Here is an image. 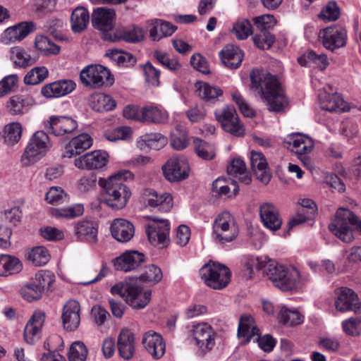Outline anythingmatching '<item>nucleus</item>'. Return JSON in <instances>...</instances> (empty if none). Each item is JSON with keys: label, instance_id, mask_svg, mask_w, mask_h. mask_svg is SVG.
<instances>
[{"label": "nucleus", "instance_id": "obj_1", "mask_svg": "<svg viewBox=\"0 0 361 361\" xmlns=\"http://www.w3.org/2000/svg\"><path fill=\"white\" fill-rule=\"evenodd\" d=\"M247 269L252 271V267L257 269H264V273L271 281L274 286L282 291H295L302 288L310 281L307 274H300L294 267L284 266L274 262H269L262 265L258 259L252 261V264L248 263Z\"/></svg>", "mask_w": 361, "mask_h": 361}, {"label": "nucleus", "instance_id": "obj_2", "mask_svg": "<svg viewBox=\"0 0 361 361\" xmlns=\"http://www.w3.org/2000/svg\"><path fill=\"white\" fill-rule=\"evenodd\" d=\"M250 88L260 96L268 105L270 111L279 112L287 105L284 91L275 75L253 69L250 73Z\"/></svg>", "mask_w": 361, "mask_h": 361}, {"label": "nucleus", "instance_id": "obj_3", "mask_svg": "<svg viewBox=\"0 0 361 361\" xmlns=\"http://www.w3.org/2000/svg\"><path fill=\"white\" fill-rule=\"evenodd\" d=\"M133 174L129 171H121L107 179L100 178L98 184L104 189V202L114 209H123L127 204L131 192L125 181L132 180Z\"/></svg>", "mask_w": 361, "mask_h": 361}, {"label": "nucleus", "instance_id": "obj_4", "mask_svg": "<svg viewBox=\"0 0 361 361\" xmlns=\"http://www.w3.org/2000/svg\"><path fill=\"white\" fill-rule=\"evenodd\" d=\"M329 228L343 242L351 243L355 238L353 230H357L361 233V220L350 209L339 208Z\"/></svg>", "mask_w": 361, "mask_h": 361}, {"label": "nucleus", "instance_id": "obj_5", "mask_svg": "<svg viewBox=\"0 0 361 361\" xmlns=\"http://www.w3.org/2000/svg\"><path fill=\"white\" fill-rule=\"evenodd\" d=\"M200 275L207 286L220 290L228 284L231 274L225 265L209 262L200 269Z\"/></svg>", "mask_w": 361, "mask_h": 361}, {"label": "nucleus", "instance_id": "obj_6", "mask_svg": "<svg viewBox=\"0 0 361 361\" xmlns=\"http://www.w3.org/2000/svg\"><path fill=\"white\" fill-rule=\"evenodd\" d=\"M239 233L238 227L228 212L219 214L213 224V237L220 244L233 241Z\"/></svg>", "mask_w": 361, "mask_h": 361}, {"label": "nucleus", "instance_id": "obj_7", "mask_svg": "<svg viewBox=\"0 0 361 361\" xmlns=\"http://www.w3.org/2000/svg\"><path fill=\"white\" fill-rule=\"evenodd\" d=\"M49 136L42 130L33 134L21 157L23 166H30L38 161L49 149Z\"/></svg>", "mask_w": 361, "mask_h": 361}, {"label": "nucleus", "instance_id": "obj_8", "mask_svg": "<svg viewBox=\"0 0 361 361\" xmlns=\"http://www.w3.org/2000/svg\"><path fill=\"white\" fill-rule=\"evenodd\" d=\"M81 82L86 86L99 87L104 84L112 85L114 78L106 67L99 65H89L84 68L80 74Z\"/></svg>", "mask_w": 361, "mask_h": 361}, {"label": "nucleus", "instance_id": "obj_9", "mask_svg": "<svg viewBox=\"0 0 361 361\" xmlns=\"http://www.w3.org/2000/svg\"><path fill=\"white\" fill-rule=\"evenodd\" d=\"M164 177L171 182H178L188 177L190 166L186 157L176 154L170 157L162 166Z\"/></svg>", "mask_w": 361, "mask_h": 361}, {"label": "nucleus", "instance_id": "obj_10", "mask_svg": "<svg viewBox=\"0 0 361 361\" xmlns=\"http://www.w3.org/2000/svg\"><path fill=\"white\" fill-rule=\"evenodd\" d=\"M141 202L146 208L150 210L157 209L161 212H168L173 206V197L170 193H159L152 188L143 190Z\"/></svg>", "mask_w": 361, "mask_h": 361}, {"label": "nucleus", "instance_id": "obj_11", "mask_svg": "<svg viewBox=\"0 0 361 361\" xmlns=\"http://www.w3.org/2000/svg\"><path fill=\"white\" fill-rule=\"evenodd\" d=\"M152 221L145 231L151 244L161 248L166 247L169 243V223L168 220L148 216Z\"/></svg>", "mask_w": 361, "mask_h": 361}, {"label": "nucleus", "instance_id": "obj_12", "mask_svg": "<svg viewBox=\"0 0 361 361\" xmlns=\"http://www.w3.org/2000/svg\"><path fill=\"white\" fill-rule=\"evenodd\" d=\"M216 120L222 128L233 135L241 137L245 135V128L239 120L238 116L233 106H226L215 111Z\"/></svg>", "mask_w": 361, "mask_h": 361}, {"label": "nucleus", "instance_id": "obj_13", "mask_svg": "<svg viewBox=\"0 0 361 361\" xmlns=\"http://www.w3.org/2000/svg\"><path fill=\"white\" fill-rule=\"evenodd\" d=\"M319 38L326 49L334 51L336 49L345 46L347 30L341 26H330L320 30Z\"/></svg>", "mask_w": 361, "mask_h": 361}, {"label": "nucleus", "instance_id": "obj_14", "mask_svg": "<svg viewBox=\"0 0 361 361\" xmlns=\"http://www.w3.org/2000/svg\"><path fill=\"white\" fill-rule=\"evenodd\" d=\"M335 307L341 312L353 311L355 313L361 312V302L358 300L357 294L346 287L335 290Z\"/></svg>", "mask_w": 361, "mask_h": 361}, {"label": "nucleus", "instance_id": "obj_15", "mask_svg": "<svg viewBox=\"0 0 361 361\" xmlns=\"http://www.w3.org/2000/svg\"><path fill=\"white\" fill-rule=\"evenodd\" d=\"M44 124L45 129L56 136L71 133L78 128L76 121L68 116H52Z\"/></svg>", "mask_w": 361, "mask_h": 361}, {"label": "nucleus", "instance_id": "obj_16", "mask_svg": "<svg viewBox=\"0 0 361 361\" xmlns=\"http://www.w3.org/2000/svg\"><path fill=\"white\" fill-rule=\"evenodd\" d=\"M215 335L212 326L207 324H198L192 330L195 344L202 353H207L214 348Z\"/></svg>", "mask_w": 361, "mask_h": 361}, {"label": "nucleus", "instance_id": "obj_17", "mask_svg": "<svg viewBox=\"0 0 361 361\" xmlns=\"http://www.w3.org/2000/svg\"><path fill=\"white\" fill-rule=\"evenodd\" d=\"M74 234L80 242L96 244L98 240V225L92 220H79L74 224Z\"/></svg>", "mask_w": 361, "mask_h": 361}, {"label": "nucleus", "instance_id": "obj_18", "mask_svg": "<svg viewBox=\"0 0 361 361\" xmlns=\"http://www.w3.org/2000/svg\"><path fill=\"white\" fill-rule=\"evenodd\" d=\"M108 162V154L105 151L95 150L85 154L74 161L78 169H98L104 167Z\"/></svg>", "mask_w": 361, "mask_h": 361}, {"label": "nucleus", "instance_id": "obj_19", "mask_svg": "<svg viewBox=\"0 0 361 361\" xmlns=\"http://www.w3.org/2000/svg\"><path fill=\"white\" fill-rule=\"evenodd\" d=\"M80 306L78 301L70 300L63 305L62 312V322L66 330L75 331L80 322Z\"/></svg>", "mask_w": 361, "mask_h": 361}, {"label": "nucleus", "instance_id": "obj_20", "mask_svg": "<svg viewBox=\"0 0 361 361\" xmlns=\"http://www.w3.org/2000/svg\"><path fill=\"white\" fill-rule=\"evenodd\" d=\"M116 12L114 9L97 8L92 14L93 27L102 32H108L114 28Z\"/></svg>", "mask_w": 361, "mask_h": 361}, {"label": "nucleus", "instance_id": "obj_21", "mask_svg": "<svg viewBox=\"0 0 361 361\" xmlns=\"http://www.w3.org/2000/svg\"><path fill=\"white\" fill-rule=\"evenodd\" d=\"M75 83L71 80H61L44 85L41 94L46 98H58L72 92Z\"/></svg>", "mask_w": 361, "mask_h": 361}, {"label": "nucleus", "instance_id": "obj_22", "mask_svg": "<svg viewBox=\"0 0 361 361\" xmlns=\"http://www.w3.org/2000/svg\"><path fill=\"white\" fill-rule=\"evenodd\" d=\"M259 215L264 226L271 231L279 230L282 224V219L278 209L271 203L265 202L259 207Z\"/></svg>", "mask_w": 361, "mask_h": 361}, {"label": "nucleus", "instance_id": "obj_23", "mask_svg": "<svg viewBox=\"0 0 361 361\" xmlns=\"http://www.w3.org/2000/svg\"><path fill=\"white\" fill-rule=\"evenodd\" d=\"M142 344L154 359L161 357L165 353L166 346L163 338L153 331H149L144 334Z\"/></svg>", "mask_w": 361, "mask_h": 361}, {"label": "nucleus", "instance_id": "obj_24", "mask_svg": "<svg viewBox=\"0 0 361 361\" xmlns=\"http://www.w3.org/2000/svg\"><path fill=\"white\" fill-rule=\"evenodd\" d=\"M145 262V255L137 251L127 252L115 259L114 266L117 270L125 272L138 268Z\"/></svg>", "mask_w": 361, "mask_h": 361}, {"label": "nucleus", "instance_id": "obj_25", "mask_svg": "<svg viewBox=\"0 0 361 361\" xmlns=\"http://www.w3.org/2000/svg\"><path fill=\"white\" fill-rule=\"evenodd\" d=\"M45 314L42 312H35L24 329V339L29 344H34L40 338L41 328L44 324Z\"/></svg>", "mask_w": 361, "mask_h": 361}, {"label": "nucleus", "instance_id": "obj_26", "mask_svg": "<svg viewBox=\"0 0 361 361\" xmlns=\"http://www.w3.org/2000/svg\"><path fill=\"white\" fill-rule=\"evenodd\" d=\"M110 228L113 238L121 243L130 241L135 233L133 224L124 219H114Z\"/></svg>", "mask_w": 361, "mask_h": 361}, {"label": "nucleus", "instance_id": "obj_27", "mask_svg": "<svg viewBox=\"0 0 361 361\" xmlns=\"http://www.w3.org/2000/svg\"><path fill=\"white\" fill-rule=\"evenodd\" d=\"M147 25L149 37L154 41H159L163 37L170 36L176 30V26L161 19L149 20L147 22Z\"/></svg>", "mask_w": 361, "mask_h": 361}, {"label": "nucleus", "instance_id": "obj_28", "mask_svg": "<svg viewBox=\"0 0 361 361\" xmlns=\"http://www.w3.org/2000/svg\"><path fill=\"white\" fill-rule=\"evenodd\" d=\"M250 163L252 169L257 179L263 183L267 184L271 180V174L264 156L261 152L252 151Z\"/></svg>", "mask_w": 361, "mask_h": 361}, {"label": "nucleus", "instance_id": "obj_29", "mask_svg": "<svg viewBox=\"0 0 361 361\" xmlns=\"http://www.w3.org/2000/svg\"><path fill=\"white\" fill-rule=\"evenodd\" d=\"M117 347L120 356L124 360H130L135 353V336L128 329L121 331L117 340Z\"/></svg>", "mask_w": 361, "mask_h": 361}, {"label": "nucleus", "instance_id": "obj_30", "mask_svg": "<svg viewBox=\"0 0 361 361\" xmlns=\"http://www.w3.org/2000/svg\"><path fill=\"white\" fill-rule=\"evenodd\" d=\"M319 104L323 110L328 111L343 112L349 108L340 94H328L323 91L319 94Z\"/></svg>", "mask_w": 361, "mask_h": 361}, {"label": "nucleus", "instance_id": "obj_31", "mask_svg": "<svg viewBox=\"0 0 361 361\" xmlns=\"http://www.w3.org/2000/svg\"><path fill=\"white\" fill-rule=\"evenodd\" d=\"M133 291L128 292L126 302L133 309H142L150 301L152 292L150 290H144L141 286L132 284Z\"/></svg>", "mask_w": 361, "mask_h": 361}, {"label": "nucleus", "instance_id": "obj_32", "mask_svg": "<svg viewBox=\"0 0 361 361\" xmlns=\"http://www.w3.org/2000/svg\"><path fill=\"white\" fill-rule=\"evenodd\" d=\"M259 334L254 319L247 314L242 315L238 328V336L245 344Z\"/></svg>", "mask_w": 361, "mask_h": 361}, {"label": "nucleus", "instance_id": "obj_33", "mask_svg": "<svg viewBox=\"0 0 361 361\" xmlns=\"http://www.w3.org/2000/svg\"><path fill=\"white\" fill-rule=\"evenodd\" d=\"M92 145V137L86 133L79 135L73 138L66 145L64 151V157H71L83 152L89 149Z\"/></svg>", "mask_w": 361, "mask_h": 361}, {"label": "nucleus", "instance_id": "obj_34", "mask_svg": "<svg viewBox=\"0 0 361 361\" xmlns=\"http://www.w3.org/2000/svg\"><path fill=\"white\" fill-rule=\"evenodd\" d=\"M219 56L224 65L231 69L237 68L243 61V54L238 47L228 44L219 52Z\"/></svg>", "mask_w": 361, "mask_h": 361}, {"label": "nucleus", "instance_id": "obj_35", "mask_svg": "<svg viewBox=\"0 0 361 361\" xmlns=\"http://www.w3.org/2000/svg\"><path fill=\"white\" fill-rule=\"evenodd\" d=\"M140 114V120L154 123H164L169 119V114L166 111L154 106L142 108Z\"/></svg>", "mask_w": 361, "mask_h": 361}, {"label": "nucleus", "instance_id": "obj_36", "mask_svg": "<svg viewBox=\"0 0 361 361\" xmlns=\"http://www.w3.org/2000/svg\"><path fill=\"white\" fill-rule=\"evenodd\" d=\"M35 30L32 22H22L13 27L7 28L5 35L11 42L20 41Z\"/></svg>", "mask_w": 361, "mask_h": 361}, {"label": "nucleus", "instance_id": "obj_37", "mask_svg": "<svg viewBox=\"0 0 361 361\" xmlns=\"http://www.w3.org/2000/svg\"><path fill=\"white\" fill-rule=\"evenodd\" d=\"M90 106L98 112H105L113 110L116 106V102L111 96L104 93L92 94L90 99Z\"/></svg>", "mask_w": 361, "mask_h": 361}, {"label": "nucleus", "instance_id": "obj_38", "mask_svg": "<svg viewBox=\"0 0 361 361\" xmlns=\"http://www.w3.org/2000/svg\"><path fill=\"white\" fill-rule=\"evenodd\" d=\"M298 63L302 66H313L324 70L329 64L325 54H317L310 51L298 59Z\"/></svg>", "mask_w": 361, "mask_h": 361}, {"label": "nucleus", "instance_id": "obj_39", "mask_svg": "<svg viewBox=\"0 0 361 361\" xmlns=\"http://www.w3.org/2000/svg\"><path fill=\"white\" fill-rule=\"evenodd\" d=\"M290 140V145H292V150L298 156L307 154L313 149V141L307 136L300 134L293 135Z\"/></svg>", "mask_w": 361, "mask_h": 361}, {"label": "nucleus", "instance_id": "obj_40", "mask_svg": "<svg viewBox=\"0 0 361 361\" xmlns=\"http://www.w3.org/2000/svg\"><path fill=\"white\" fill-rule=\"evenodd\" d=\"M228 173L246 185L251 182V176L247 171L245 162L240 158L233 159L227 168Z\"/></svg>", "mask_w": 361, "mask_h": 361}, {"label": "nucleus", "instance_id": "obj_41", "mask_svg": "<svg viewBox=\"0 0 361 361\" xmlns=\"http://www.w3.org/2000/svg\"><path fill=\"white\" fill-rule=\"evenodd\" d=\"M22 131L20 123L13 122L6 125L2 135L4 142L8 146L16 145L21 139Z\"/></svg>", "mask_w": 361, "mask_h": 361}, {"label": "nucleus", "instance_id": "obj_42", "mask_svg": "<svg viewBox=\"0 0 361 361\" xmlns=\"http://www.w3.org/2000/svg\"><path fill=\"white\" fill-rule=\"evenodd\" d=\"M90 20L88 11L84 8H76L71 14V22L72 30L80 32L84 30Z\"/></svg>", "mask_w": 361, "mask_h": 361}, {"label": "nucleus", "instance_id": "obj_43", "mask_svg": "<svg viewBox=\"0 0 361 361\" xmlns=\"http://www.w3.org/2000/svg\"><path fill=\"white\" fill-rule=\"evenodd\" d=\"M233 187V194L235 195L238 192V186L236 182L231 179H226L224 178H216L212 183V192L218 196L227 195L231 197V188L229 185Z\"/></svg>", "mask_w": 361, "mask_h": 361}, {"label": "nucleus", "instance_id": "obj_44", "mask_svg": "<svg viewBox=\"0 0 361 361\" xmlns=\"http://www.w3.org/2000/svg\"><path fill=\"white\" fill-rule=\"evenodd\" d=\"M106 56L116 62L118 66L129 67L136 63L135 57L130 53L118 49H109Z\"/></svg>", "mask_w": 361, "mask_h": 361}, {"label": "nucleus", "instance_id": "obj_45", "mask_svg": "<svg viewBox=\"0 0 361 361\" xmlns=\"http://www.w3.org/2000/svg\"><path fill=\"white\" fill-rule=\"evenodd\" d=\"M195 87L198 95L206 101L215 99L223 94V91L220 87L212 86L203 82H197Z\"/></svg>", "mask_w": 361, "mask_h": 361}, {"label": "nucleus", "instance_id": "obj_46", "mask_svg": "<svg viewBox=\"0 0 361 361\" xmlns=\"http://www.w3.org/2000/svg\"><path fill=\"white\" fill-rule=\"evenodd\" d=\"M193 145L197 155L202 159L211 160L215 157V149L212 145L197 137L194 138Z\"/></svg>", "mask_w": 361, "mask_h": 361}, {"label": "nucleus", "instance_id": "obj_47", "mask_svg": "<svg viewBox=\"0 0 361 361\" xmlns=\"http://www.w3.org/2000/svg\"><path fill=\"white\" fill-rule=\"evenodd\" d=\"M279 322L286 326H296L302 323L303 316L298 310L282 307L279 314Z\"/></svg>", "mask_w": 361, "mask_h": 361}, {"label": "nucleus", "instance_id": "obj_48", "mask_svg": "<svg viewBox=\"0 0 361 361\" xmlns=\"http://www.w3.org/2000/svg\"><path fill=\"white\" fill-rule=\"evenodd\" d=\"M27 259L35 266L41 267L49 262L50 255L46 247L43 246H37L33 247L28 252Z\"/></svg>", "mask_w": 361, "mask_h": 361}, {"label": "nucleus", "instance_id": "obj_49", "mask_svg": "<svg viewBox=\"0 0 361 361\" xmlns=\"http://www.w3.org/2000/svg\"><path fill=\"white\" fill-rule=\"evenodd\" d=\"M153 56L159 63L171 71L176 72L181 68L182 66L178 59L175 57H170L166 52L155 50Z\"/></svg>", "mask_w": 361, "mask_h": 361}, {"label": "nucleus", "instance_id": "obj_50", "mask_svg": "<svg viewBox=\"0 0 361 361\" xmlns=\"http://www.w3.org/2000/svg\"><path fill=\"white\" fill-rule=\"evenodd\" d=\"M231 31L238 39L243 40L252 34V25L247 19H240L233 23Z\"/></svg>", "mask_w": 361, "mask_h": 361}, {"label": "nucleus", "instance_id": "obj_51", "mask_svg": "<svg viewBox=\"0 0 361 361\" xmlns=\"http://www.w3.org/2000/svg\"><path fill=\"white\" fill-rule=\"evenodd\" d=\"M48 70L45 66L35 67L25 76L26 85H35L44 81L48 77Z\"/></svg>", "mask_w": 361, "mask_h": 361}, {"label": "nucleus", "instance_id": "obj_52", "mask_svg": "<svg viewBox=\"0 0 361 361\" xmlns=\"http://www.w3.org/2000/svg\"><path fill=\"white\" fill-rule=\"evenodd\" d=\"M35 44L36 48L44 55L56 54L60 51V47L46 36L37 37Z\"/></svg>", "mask_w": 361, "mask_h": 361}, {"label": "nucleus", "instance_id": "obj_53", "mask_svg": "<svg viewBox=\"0 0 361 361\" xmlns=\"http://www.w3.org/2000/svg\"><path fill=\"white\" fill-rule=\"evenodd\" d=\"M84 212L83 205L76 204L68 207L53 209L51 214L53 216L60 218L73 219L81 216Z\"/></svg>", "mask_w": 361, "mask_h": 361}, {"label": "nucleus", "instance_id": "obj_54", "mask_svg": "<svg viewBox=\"0 0 361 361\" xmlns=\"http://www.w3.org/2000/svg\"><path fill=\"white\" fill-rule=\"evenodd\" d=\"M11 59L14 63L20 67H27L35 63V60L20 47L11 49Z\"/></svg>", "mask_w": 361, "mask_h": 361}, {"label": "nucleus", "instance_id": "obj_55", "mask_svg": "<svg viewBox=\"0 0 361 361\" xmlns=\"http://www.w3.org/2000/svg\"><path fill=\"white\" fill-rule=\"evenodd\" d=\"M162 277V271L159 267L154 264H149L145 267L144 272L138 279L143 282L156 284L161 280Z\"/></svg>", "mask_w": 361, "mask_h": 361}, {"label": "nucleus", "instance_id": "obj_56", "mask_svg": "<svg viewBox=\"0 0 361 361\" xmlns=\"http://www.w3.org/2000/svg\"><path fill=\"white\" fill-rule=\"evenodd\" d=\"M42 292L32 281L27 282L20 288V295L28 302L39 300L42 297Z\"/></svg>", "mask_w": 361, "mask_h": 361}, {"label": "nucleus", "instance_id": "obj_57", "mask_svg": "<svg viewBox=\"0 0 361 361\" xmlns=\"http://www.w3.org/2000/svg\"><path fill=\"white\" fill-rule=\"evenodd\" d=\"M87 355V349L81 341L72 343L68 354L69 361H85Z\"/></svg>", "mask_w": 361, "mask_h": 361}, {"label": "nucleus", "instance_id": "obj_58", "mask_svg": "<svg viewBox=\"0 0 361 361\" xmlns=\"http://www.w3.org/2000/svg\"><path fill=\"white\" fill-rule=\"evenodd\" d=\"M132 130L128 126H121L105 132V137L111 142L118 140H128L131 137Z\"/></svg>", "mask_w": 361, "mask_h": 361}, {"label": "nucleus", "instance_id": "obj_59", "mask_svg": "<svg viewBox=\"0 0 361 361\" xmlns=\"http://www.w3.org/2000/svg\"><path fill=\"white\" fill-rule=\"evenodd\" d=\"M45 199L49 204H57L66 202L68 195L61 187L53 186L47 192Z\"/></svg>", "mask_w": 361, "mask_h": 361}, {"label": "nucleus", "instance_id": "obj_60", "mask_svg": "<svg viewBox=\"0 0 361 361\" xmlns=\"http://www.w3.org/2000/svg\"><path fill=\"white\" fill-rule=\"evenodd\" d=\"M324 22L336 20L340 16V8L335 1L329 2L319 15Z\"/></svg>", "mask_w": 361, "mask_h": 361}, {"label": "nucleus", "instance_id": "obj_61", "mask_svg": "<svg viewBox=\"0 0 361 361\" xmlns=\"http://www.w3.org/2000/svg\"><path fill=\"white\" fill-rule=\"evenodd\" d=\"M54 279V275L51 272L40 271L35 274V279L32 281L38 288H40V290L43 293L46 288H50Z\"/></svg>", "mask_w": 361, "mask_h": 361}, {"label": "nucleus", "instance_id": "obj_62", "mask_svg": "<svg viewBox=\"0 0 361 361\" xmlns=\"http://www.w3.org/2000/svg\"><path fill=\"white\" fill-rule=\"evenodd\" d=\"M254 44L261 49H269L274 42V37L267 31H261L259 34L254 35Z\"/></svg>", "mask_w": 361, "mask_h": 361}, {"label": "nucleus", "instance_id": "obj_63", "mask_svg": "<svg viewBox=\"0 0 361 361\" xmlns=\"http://www.w3.org/2000/svg\"><path fill=\"white\" fill-rule=\"evenodd\" d=\"M344 332L353 336H358L361 332V319L358 317H351L342 322Z\"/></svg>", "mask_w": 361, "mask_h": 361}, {"label": "nucleus", "instance_id": "obj_64", "mask_svg": "<svg viewBox=\"0 0 361 361\" xmlns=\"http://www.w3.org/2000/svg\"><path fill=\"white\" fill-rule=\"evenodd\" d=\"M143 71L146 81L154 87H158L160 84V71L149 61L143 66Z\"/></svg>", "mask_w": 361, "mask_h": 361}]
</instances>
